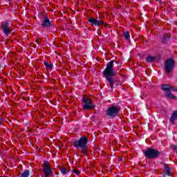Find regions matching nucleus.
Listing matches in <instances>:
<instances>
[{"instance_id":"3","label":"nucleus","mask_w":177,"mask_h":177,"mask_svg":"<svg viewBox=\"0 0 177 177\" xmlns=\"http://www.w3.org/2000/svg\"><path fill=\"white\" fill-rule=\"evenodd\" d=\"M142 153L148 160H154V158H158L161 156V151L151 147L142 150Z\"/></svg>"},{"instance_id":"7","label":"nucleus","mask_w":177,"mask_h":177,"mask_svg":"<svg viewBox=\"0 0 177 177\" xmlns=\"http://www.w3.org/2000/svg\"><path fill=\"white\" fill-rule=\"evenodd\" d=\"M42 167L44 177H49L53 175V171L52 170V167H50V165L48 160H44Z\"/></svg>"},{"instance_id":"19","label":"nucleus","mask_w":177,"mask_h":177,"mask_svg":"<svg viewBox=\"0 0 177 177\" xmlns=\"http://www.w3.org/2000/svg\"><path fill=\"white\" fill-rule=\"evenodd\" d=\"M60 171L62 174H63V175H66V174H67V169H66V167H61Z\"/></svg>"},{"instance_id":"20","label":"nucleus","mask_w":177,"mask_h":177,"mask_svg":"<svg viewBox=\"0 0 177 177\" xmlns=\"http://www.w3.org/2000/svg\"><path fill=\"white\" fill-rule=\"evenodd\" d=\"M72 171L73 172V174H75V175H80V171L78 170H72Z\"/></svg>"},{"instance_id":"10","label":"nucleus","mask_w":177,"mask_h":177,"mask_svg":"<svg viewBox=\"0 0 177 177\" xmlns=\"http://www.w3.org/2000/svg\"><path fill=\"white\" fill-rule=\"evenodd\" d=\"M174 67H175V61H174L173 58H169L166 60L165 64V68L166 72L169 73L174 71Z\"/></svg>"},{"instance_id":"5","label":"nucleus","mask_w":177,"mask_h":177,"mask_svg":"<svg viewBox=\"0 0 177 177\" xmlns=\"http://www.w3.org/2000/svg\"><path fill=\"white\" fill-rule=\"evenodd\" d=\"M88 21L90 23L91 26L94 27H99L100 26H105V27H107V24L102 20L100 17L94 18L91 17L88 19Z\"/></svg>"},{"instance_id":"9","label":"nucleus","mask_w":177,"mask_h":177,"mask_svg":"<svg viewBox=\"0 0 177 177\" xmlns=\"http://www.w3.org/2000/svg\"><path fill=\"white\" fill-rule=\"evenodd\" d=\"M82 102L84 103V105H83L84 110H92V109H95L96 107V106L91 104L92 100L89 97L84 96L82 97Z\"/></svg>"},{"instance_id":"4","label":"nucleus","mask_w":177,"mask_h":177,"mask_svg":"<svg viewBox=\"0 0 177 177\" xmlns=\"http://www.w3.org/2000/svg\"><path fill=\"white\" fill-rule=\"evenodd\" d=\"M118 113H120V107L112 105L106 111V116L109 120H113L115 117L118 116Z\"/></svg>"},{"instance_id":"21","label":"nucleus","mask_w":177,"mask_h":177,"mask_svg":"<svg viewBox=\"0 0 177 177\" xmlns=\"http://www.w3.org/2000/svg\"><path fill=\"white\" fill-rule=\"evenodd\" d=\"M173 150H174V151L177 154V145H173Z\"/></svg>"},{"instance_id":"2","label":"nucleus","mask_w":177,"mask_h":177,"mask_svg":"<svg viewBox=\"0 0 177 177\" xmlns=\"http://www.w3.org/2000/svg\"><path fill=\"white\" fill-rule=\"evenodd\" d=\"M73 147L79 150L80 153L83 156L88 154V137L81 136L80 139L75 140L73 143Z\"/></svg>"},{"instance_id":"12","label":"nucleus","mask_w":177,"mask_h":177,"mask_svg":"<svg viewBox=\"0 0 177 177\" xmlns=\"http://www.w3.org/2000/svg\"><path fill=\"white\" fill-rule=\"evenodd\" d=\"M163 169V177L171 176V168H169L168 164H165Z\"/></svg>"},{"instance_id":"13","label":"nucleus","mask_w":177,"mask_h":177,"mask_svg":"<svg viewBox=\"0 0 177 177\" xmlns=\"http://www.w3.org/2000/svg\"><path fill=\"white\" fill-rule=\"evenodd\" d=\"M171 39H172V37L169 35H163L162 38V44H168L171 41Z\"/></svg>"},{"instance_id":"11","label":"nucleus","mask_w":177,"mask_h":177,"mask_svg":"<svg viewBox=\"0 0 177 177\" xmlns=\"http://www.w3.org/2000/svg\"><path fill=\"white\" fill-rule=\"evenodd\" d=\"M1 30H3V32L6 37H9V35L12 32V30H10V26H9V22L8 21H4L1 24Z\"/></svg>"},{"instance_id":"14","label":"nucleus","mask_w":177,"mask_h":177,"mask_svg":"<svg viewBox=\"0 0 177 177\" xmlns=\"http://www.w3.org/2000/svg\"><path fill=\"white\" fill-rule=\"evenodd\" d=\"M155 60H156V57L150 55H148V56L146 58L147 63H153V62Z\"/></svg>"},{"instance_id":"23","label":"nucleus","mask_w":177,"mask_h":177,"mask_svg":"<svg viewBox=\"0 0 177 177\" xmlns=\"http://www.w3.org/2000/svg\"><path fill=\"white\" fill-rule=\"evenodd\" d=\"M1 67H2V65L0 64V68H1Z\"/></svg>"},{"instance_id":"17","label":"nucleus","mask_w":177,"mask_h":177,"mask_svg":"<svg viewBox=\"0 0 177 177\" xmlns=\"http://www.w3.org/2000/svg\"><path fill=\"white\" fill-rule=\"evenodd\" d=\"M123 35H124L126 41H129V39H131V35L129 34V32H128V31L124 32L123 33Z\"/></svg>"},{"instance_id":"22","label":"nucleus","mask_w":177,"mask_h":177,"mask_svg":"<svg viewBox=\"0 0 177 177\" xmlns=\"http://www.w3.org/2000/svg\"><path fill=\"white\" fill-rule=\"evenodd\" d=\"M0 125H2V119L0 118Z\"/></svg>"},{"instance_id":"1","label":"nucleus","mask_w":177,"mask_h":177,"mask_svg":"<svg viewBox=\"0 0 177 177\" xmlns=\"http://www.w3.org/2000/svg\"><path fill=\"white\" fill-rule=\"evenodd\" d=\"M114 62L115 60H111L108 62L105 69L102 71L104 78L108 81L111 89L114 88V85H120V82L118 78H115V71H114Z\"/></svg>"},{"instance_id":"6","label":"nucleus","mask_w":177,"mask_h":177,"mask_svg":"<svg viewBox=\"0 0 177 177\" xmlns=\"http://www.w3.org/2000/svg\"><path fill=\"white\" fill-rule=\"evenodd\" d=\"M161 90L165 93L166 97H169L170 99H176V96L173 95L171 91L173 90V87L169 84H162Z\"/></svg>"},{"instance_id":"16","label":"nucleus","mask_w":177,"mask_h":177,"mask_svg":"<svg viewBox=\"0 0 177 177\" xmlns=\"http://www.w3.org/2000/svg\"><path fill=\"white\" fill-rule=\"evenodd\" d=\"M177 118V111H174L170 118V122H174Z\"/></svg>"},{"instance_id":"8","label":"nucleus","mask_w":177,"mask_h":177,"mask_svg":"<svg viewBox=\"0 0 177 177\" xmlns=\"http://www.w3.org/2000/svg\"><path fill=\"white\" fill-rule=\"evenodd\" d=\"M41 26L44 29H48V28L56 29V27L55 26V25H53V21L49 19V17H48V15H46L43 17V21L41 24Z\"/></svg>"},{"instance_id":"18","label":"nucleus","mask_w":177,"mask_h":177,"mask_svg":"<svg viewBox=\"0 0 177 177\" xmlns=\"http://www.w3.org/2000/svg\"><path fill=\"white\" fill-rule=\"evenodd\" d=\"M30 176V170L26 169L24 171V174L21 175V177H28Z\"/></svg>"},{"instance_id":"15","label":"nucleus","mask_w":177,"mask_h":177,"mask_svg":"<svg viewBox=\"0 0 177 177\" xmlns=\"http://www.w3.org/2000/svg\"><path fill=\"white\" fill-rule=\"evenodd\" d=\"M44 64L46 68H47V70H52V68H53V64H52V63L49 64L46 61H44Z\"/></svg>"}]
</instances>
